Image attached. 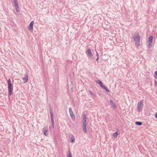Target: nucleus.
Masks as SVG:
<instances>
[{
    "label": "nucleus",
    "mask_w": 157,
    "mask_h": 157,
    "mask_svg": "<svg viewBox=\"0 0 157 157\" xmlns=\"http://www.w3.org/2000/svg\"><path fill=\"white\" fill-rule=\"evenodd\" d=\"M11 25L12 26H13L14 25V24L13 22L11 23Z\"/></svg>",
    "instance_id": "nucleus-27"
},
{
    "label": "nucleus",
    "mask_w": 157,
    "mask_h": 157,
    "mask_svg": "<svg viewBox=\"0 0 157 157\" xmlns=\"http://www.w3.org/2000/svg\"><path fill=\"white\" fill-rule=\"evenodd\" d=\"M110 103L111 105V107L114 109L116 108V105L115 103L111 100H110Z\"/></svg>",
    "instance_id": "nucleus-9"
},
{
    "label": "nucleus",
    "mask_w": 157,
    "mask_h": 157,
    "mask_svg": "<svg viewBox=\"0 0 157 157\" xmlns=\"http://www.w3.org/2000/svg\"><path fill=\"white\" fill-rule=\"evenodd\" d=\"M134 41L135 42V45L137 46H138L140 44V37L138 32H136L133 37Z\"/></svg>",
    "instance_id": "nucleus-1"
},
{
    "label": "nucleus",
    "mask_w": 157,
    "mask_h": 157,
    "mask_svg": "<svg viewBox=\"0 0 157 157\" xmlns=\"http://www.w3.org/2000/svg\"><path fill=\"white\" fill-rule=\"evenodd\" d=\"M96 56H97V57H99V54L98 52L96 51Z\"/></svg>",
    "instance_id": "nucleus-24"
},
{
    "label": "nucleus",
    "mask_w": 157,
    "mask_h": 157,
    "mask_svg": "<svg viewBox=\"0 0 157 157\" xmlns=\"http://www.w3.org/2000/svg\"><path fill=\"white\" fill-rule=\"evenodd\" d=\"M13 2H14V4H15V3H18L17 0L15 1H13Z\"/></svg>",
    "instance_id": "nucleus-26"
},
{
    "label": "nucleus",
    "mask_w": 157,
    "mask_h": 157,
    "mask_svg": "<svg viewBox=\"0 0 157 157\" xmlns=\"http://www.w3.org/2000/svg\"><path fill=\"white\" fill-rule=\"evenodd\" d=\"M88 92L89 93V94H90L92 96L94 97H96V94H95L93 93L91 90H89L88 91Z\"/></svg>",
    "instance_id": "nucleus-14"
},
{
    "label": "nucleus",
    "mask_w": 157,
    "mask_h": 157,
    "mask_svg": "<svg viewBox=\"0 0 157 157\" xmlns=\"http://www.w3.org/2000/svg\"><path fill=\"white\" fill-rule=\"evenodd\" d=\"M67 157H71V153L70 151H69V153L68 154Z\"/></svg>",
    "instance_id": "nucleus-20"
},
{
    "label": "nucleus",
    "mask_w": 157,
    "mask_h": 157,
    "mask_svg": "<svg viewBox=\"0 0 157 157\" xmlns=\"http://www.w3.org/2000/svg\"><path fill=\"white\" fill-rule=\"evenodd\" d=\"M8 83L9 94L10 95H11L12 94L13 88L12 87L11 82L10 79L8 80Z\"/></svg>",
    "instance_id": "nucleus-3"
},
{
    "label": "nucleus",
    "mask_w": 157,
    "mask_h": 157,
    "mask_svg": "<svg viewBox=\"0 0 157 157\" xmlns=\"http://www.w3.org/2000/svg\"><path fill=\"white\" fill-rule=\"evenodd\" d=\"M70 115V116H71V117L72 119L75 118V115H74V114H71V115Z\"/></svg>",
    "instance_id": "nucleus-21"
},
{
    "label": "nucleus",
    "mask_w": 157,
    "mask_h": 157,
    "mask_svg": "<svg viewBox=\"0 0 157 157\" xmlns=\"http://www.w3.org/2000/svg\"><path fill=\"white\" fill-rule=\"evenodd\" d=\"M33 23L34 22L33 21H31L29 25L28 26V29L29 30L33 31Z\"/></svg>",
    "instance_id": "nucleus-8"
},
{
    "label": "nucleus",
    "mask_w": 157,
    "mask_h": 157,
    "mask_svg": "<svg viewBox=\"0 0 157 157\" xmlns=\"http://www.w3.org/2000/svg\"><path fill=\"white\" fill-rule=\"evenodd\" d=\"M153 39V36H150L148 38L147 44V47L149 48H150L152 46V43Z\"/></svg>",
    "instance_id": "nucleus-5"
},
{
    "label": "nucleus",
    "mask_w": 157,
    "mask_h": 157,
    "mask_svg": "<svg viewBox=\"0 0 157 157\" xmlns=\"http://www.w3.org/2000/svg\"><path fill=\"white\" fill-rule=\"evenodd\" d=\"M15 9L16 10L17 12H19V7H18V6L17 7H15Z\"/></svg>",
    "instance_id": "nucleus-22"
},
{
    "label": "nucleus",
    "mask_w": 157,
    "mask_h": 157,
    "mask_svg": "<svg viewBox=\"0 0 157 157\" xmlns=\"http://www.w3.org/2000/svg\"><path fill=\"white\" fill-rule=\"evenodd\" d=\"M50 115L52 125L53 127L54 126V121L53 114L52 112V110H51L50 111Z\"/></svg>",
    "instance_id": "nucleus-6"
},
{
    "label": "nucleus",
    "mask_w": 157,
    "mask_h": 157,
    "mask_svg": "<svg viewBox=\"0 0 157 157\" xmlns=\"http://www.w3.org/2000/svg\"><path fill=\"white\" fill-rule=\"evenodd\" d=\"M135 124L137 125H141L142 124V123L141 122L136 121Z\"/></svg>",
    "instance_id": "nucleus-17"
},
{
    "label": "nucleus",
    "mask_w": 157,
    "mask_h": 157,
    "mask_svg": "<svg viewBox=\"0 0 157 157\" xmlns=\"http://www.w3.org/2000/svg\"><path fill=\"white\" fill-rule=\"evenodd\" d=\"M99 59V57H97V58L96 59V61H98Z\"/></svg>",
    "instance_id": "nucleus-29"
},
{
    "label": "nucleus",
    "mask_w": 157,
    "mask_h": 157,
    "mask_svg": "<svg viewBox=\"0 0 157 157\" xmlns=\"http://www.w3.org/2000/svg\"><path fill=\"white\" fill-rule=\"evenodd\" d=\"M96 82L98 84L100 85L101 87L103 85L102 82L100 80H96Z\"/></svg>",
    "instance_id": "nucleus-12"
},
{
    "label": "nucleus",
    "mask_w": 157,
    "mask_h": 157,
    "mask_svg": "<svg viewBox=\"0 0 157 157\" xmlns=\"http://www.w3.org/2000/svg\"><path fill=\"white\" fill-rule=\"evenodd\" d=\"M23 80L24 81V83L27 82L28 81V76L27 74H25V77L23 78Z\"/></svg>",
    "instance_id": "nucleus-11"
},
{
    "label": "nucleus",
    "mask_w": 157,
    "mask_h": 157,
    "mask_svg": "<svg viewBox=\"0 0 157 157\" xmlns=\"http://www.w3.org/2000/svg\"><path fill=\"white\" fill-rule=\"evenodd\" d=\"M48 128L47 127H45L44 128V133L46 136H47L48 135Z\"/></svg>",
    "instance_id": "nucleus-10"
},
{
    "label": "nucleus",
    "mask_w": 157,
    "mask_h": 157,
    "mask_svg": "<svg viewBox=\"0 0 157 157\" xmlns=\"http://www.w3.org/2000/svg\"><path fill=\"white\" fill-rule=\"evenodd\" d=\"M154 78L157 79V71H155V72Z\"/></svg>",
    "instance_id": "nucleus-19"
},
{
    "label": "nucleus",
    "mask_w": 157,
    "mask_h": 157,
    "mask_svg": "<svg viewBox=\"0 0 157 157\" xmlns=\"http://www.w3.org/2000/svg\"><path fill=\"white\" fill-rule=\"evenodd\" d=\"M155 83L157 86V82L155 81Z\"/></svg>",
    "instance_id": "nucleus-28"
},
{
    "label": "nucleus",
    "mask_w": 157,
    "mask_h": 157,
    "mask_svg": "<svg viewBox=\"0 0 157 157\" xmlns=\"http://www.w3.org/2000/svg\"><path fill=\"white\" fill-rule=\"evenodd\" d=\"M13 0V1H16L17 0Z\"/></svg>",
    "instance_id": "nucleus-30"
},
{
    "label": "nucleus",
    "mask_w": 157,
    "mask_h": 157,
    "mask_svg": "<svg viewBox=\"0 0 157 157\" xmlns=\"http://www.w3.org/2000/svg\"><path fill=\"white\" fill-rule=\"evenodd\" d=\"M70 141L71 142H75V137L73 135H71Z\"/></svg>",
    "instance_id": "nucleus-15"
},
{
    "label": "nucleus",
    "mask_w": 157,
    "mask_h": 157,
    "mask_svg": "<svg viewBox=\"0 0 157 157\" xmlns=\"http://www.w3.org/2000/svg\"><path fill=\"white\" fill-rule=\"evenodd\" d=\"M87 122V118L86 115L84 114L82 115V123L83 128V131L84 132H87L86 128Z\"/></svg>",
    "instance_id": "nucleus-2"
},
{
    "label": "nucleus",
    "mask_w": 157,
    "mask_h": 157,
    "mask_svg": "<svg viewBox=\"0 0 157 157\" xmlns=\"http://www.w3.org/2000/svg\"><path fill=\"white\" fill-rule=\"evenodd\" d=\"M155 117L157 119V112L156 113V114L155 115Z\"/></svg>",
    "instance_id": "nucleus-25"
},
{
    "label": "nucleus",
    "mask_w": 157,
    "mask_h": 157,
    "mask_svg": "<svg viewBox=\"0 0 157 157\" xmlns=\"http://www.w3.org/2000/svg\"><path fill=\"white\" fill-rule=\"evenodd\" d=\"M87 55L90 58L92 59L93 58V55L90 49H89L87 50Z\"/></svg>",
    "instance_id": "nucleus-7"
},
{
    "label": "nucleus",
    "mask_w": 157,
    "mask_h": 157,
    "mask_svg": "<svg viewBox=\"0 0 157 157\" xmlns=\"http://www.w3.org/2000/svg\"><path fill=\"white\" fill-rule=\"evenodd\" d=\"M101 87L104 89L107 92H109V90L108 89L107 87L105 85H103Z\"/></svg>",
    "instance_id": "nucleus-13"
},
{
    "label": "nucleus",
    "mask_w": 157,
    "mask_h": 157,
    "mask_svg": "<svg viewBox=\"0 0 157 157\" xmlns=\"http://www.w3.org/2000/svg\"><path fill=\"white\" fill-rule=\"evenodd\" d=\"M118 134L117 132H116L113 133V136L114 137H117V136L118 135Z\"/></svg>",
    "instance_id": "nucleus-18"
},
{
    "label": "nucleus",
    "mask_w": 157,
    "mask_h": 157,
    "mask_svg": "<svg viewBox=\"0 0 157 157\" xmlns=\"http://www.w3.org/2000/svg\"><path fill=\"white\" fill-rule=\"evenodd\" d=\"M69 112L70 115L74 114L71 108L70 107L69 108Z\"/></svg>",
    "instance_id": "nucleus-16"
},
{
    "label": "nucleus",
    "mask_w": 157,
    "mask_h": 157,
    "mask_svg": "<svg viewBox=\"0 0 157 157\" xmlns=\"http://www.w3.org/2000/svg\"><path fill=\"white\" fill-rule=\"evenodd\" d=\"M144 100H142L138 103L137 106V111L140 113L142 110V108L143 106V103Z\"/></svg>",
    "instance_id": "nucleus-4"
},
{
    "label": "nucleus",
    "mask_w": 157,
    "mask_h": 157,
    "mask_svg": "<svg viewBox=\"0 0 157 157\" xmlns=\"http://www.w3.org/2000/svg\"><path fill=\"white\" fill-rule=\"evenodd\" d=\"M15 7H18V3H15Z\"/></svg>",
    "instance_id": "nucleus-23"
}]
</instances>
